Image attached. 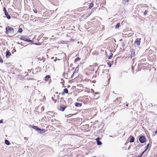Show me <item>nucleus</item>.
Returning a JSON list of instances; mask_svg holds the SVG:
<instances>
[{"label": "nucleus", "mask_w": 157, "mask_h": 157, "mask_svg": "<svg viewBox=\"0 0 157 157\" xmlns=\"http://www.w3.org/2000/svg\"><path fill=\"white\" fill-rule=\"evenodd\" d=\"M6 33L7 34H13L14 33V29L13 28L9 26H7L6 28Z\"/></svg>", "instance_id": "f257e3e1"}, {"label": "nucleus", "mask_w": 157, "mask_h": 157, "mask_svg": "<svg viewBox=\"0 0 157 157\" xmlns=\"http://www.w3.org/2000/svg\"><path fill=\"white\" fill-rule=\"evenodd\" d=\"M56 95H54L52 98V100L55 101V103H56V101L58 100H59V96L58 94V92H56Z\"/></svg>", "instance_id": "f03ea898"}, {"label": "nucleus", "mask_w": 157, "mask_h": 157, "mask_svg": "<svg viewBox=\"0 0 157 157\" xmlns=\"http://www.w3.org/2000/svg\"><path fill=\"white\" fill-rule=\"evenodd\" d=\"M105 66L103 65H101L98 68V70H99L100 71H102V73H103L104 72V71H106V72H107L108 71L107 70H104V68Z\"/></svg>", "instance_id": "7ed1b4c3"}, {"label": "nucleus", "mask_w": 157, "mask_h": 157, "mask_svg": "<svg viewBox=\"0 0 157 157\" xmlns=\"http://www.w3.org/2000/svg\"><path fill=\"white\" fill-rule=\"evenodd\" d=\"M139 140L140 143H143L146 141V138L144 136H141L140 137Z\"/></svg>", "instance_id": "20e7f679"}, {"label": "nucleus", "mask_w": 157, "mask_h": 157, "mask_svg": "<svg viewBox=\"0 0 157 157\" xmlns=\"http://www.w3.org/2000/svg\"><path fill=\"white\" fill-rule=\"evenodd\" d=\"M141 40L140 38H138L136 39L135 43H134V44L136 45L137 46H138L139 45L140 42V40Z\"/></svg>", "instance_id": "39448f33"}, {"label": "nucleus", "mask_w": 157, "mask_h": 157, "mask_svg": "<svg viewBox=\"0 0 157 157\" xmlns=\"http://www.w3.org/2000/svg\"><path fill=\"white\" fill-rule=\"evenodd\" d=\"M135 50L134 49H132L131 50V55H130V56H131V58H132L134 56H135Z\"/></svg>", "instance_id": "423d86ee"}, {"label": "nucleus", "mask_w": 157, "mask_h": 157, "mask_svg": "<svg viewBox=\"0 0 157 157\" xmlns=\"http://www.w3.org/2000/svg\"><path fill=\"white\" fill-rule=\"evenodd\" d=\"M66 106L63 107L61 106H59L58 107V109L59 110H60L62 111H63L64 110L65 108H66Z\"/></svg>", "instance_id": "0eeeda50"}, {"label": "nucleus", "mask_w": 157, "mask_h": 157, "mask_svg": "<svg viewBox=\"0 0 157 157\" xmlns=\"http://www.w3.org/2000/svg\"><path fill=\"white\" fill-rule=\"evenodd\" d=\"M20 39L24 40L26 41H28V42H30L31 41L30 40H29L27 39L26 37H25V36H21V37L20 38Z\"/></svg>", "instance_id": "6e6552de"}, {"label": "nucleus", "mask_w": 157, "mask_h": 157, "mask_svg": "<svg viewBox=\"0 0 157 157\" xmlns=\"http://www.w3.org/2000/svg\"><path fill=\"white\" fill-rule=\"evenodd\" d=\"M11 55V53L9 52V50H7L6 52V56L7 58H8Z\"/></svg>", "instance_id": "1a4fd4ad"}, {"label": "nucleus", "mask_w": 157, "mask_h": 157, "mask_svg": "<svg viewBox=\"0 0 157 157\" xmlns=\"http://www.w3.org/2000/svg\"><path fill=\"white\" fill-rule=\"evenodd\" d=\"M99 139L100 138L99 137H98L96 139V140L97 142V144L98 145H101L102 144L101 142L99 141Z\"/></svg>", "instance_id": "9d476101"}, {"label": "nucleus", "mask_w": 157, "mask_h": 157, "mask_svg": "<svg viewBox=\"0 0 157 157\" xmlns=\"http://www.w3.org/2000/svg\"><path fill=\"white\" fill-rule=\"evenodd\" d=\"M5 14L8 19H10L11 18L10 16L8 14L7 11H6Z\"/></svg>", "instance_id": "9b49d317"}, {"label": "nucleus", "mask_w": 157, "mask_h": 157, "mask_svg": "<svg viewBox=\"0 0 157 157\" xmlns=\"http://www.w3.org/2000/svg\"><path fill=\"white\" fill-rule=\"evenodd\" d=\"M32 128L33 129L36 130V131H39L40 130V128L35 126H32Z\"/></svg>", "instance_id": "f8f14e48"}, {"label": "nucleus", "mask_w": 157, "mask_h": 157, "mask_svg": "<svg viewBox=\"0 0 157 157\" xmlns=\"http://www.w3.org/2000/svg\"><path fill=\"white\" fill-rule=\"evenodd\" d=\"M131 140L130 141V143H132L134 141V138L132 136H130Z\"/></svg>", "instance_id": "ddd939ff"}, {"label": "nucleus", "mask_w": 157, "mask_h": 157, "mask_svg": "<svg viewBox=\"0 0 157 157\" xmlns=\"http://www.w3.org/2000/svg\"><path fill=\"white\" fill-rule=\"evenodd\" d=\"M50 78V75H47L45 76V81L46 82H47L48 79L49 78Z\"/></svg>", "instance_id": "4468645a"}, {"label": "nucleus", "mask_w": 157, "mask_h": 157, "mask_svg": "<svg viewBox=\"0 0 157 157\" xmlns=\"http://www.w3.org/2000/svg\"><path fill=\"white\" fill-rule=\"evenodd\" d=\"M75 105L76 107H80L82 105V104L79 103H76Z\"/></svg>", "instance_id": "2eb2a0df"}, {"label": "nucleus", "mask_w": 157, "mask_h": 157, "mask_svg": "<svg viewBox=\"0 0 157 157\" xmlns=\"http://www.w3.org/2000/svg\"><path fill=\"white\" fill-rule=\"evenodd\" d=\"M78 67H77L75 70V71L73 73V74H74L75 73H77L78 72Z\"/></svg>", "instance_id": "dca6fc26"}, {"label": "nucleus", "mask_w": 157, "mask_h": 157, "mask_svg": "<svg viewBox=\"0 0 157 157\" xmlns=\"http://www.w3.org/2000/svg\"><path fill=\"white\" fill-rule=\"evenodd\" d=\"M120 23H117V24L115 26V28L116 29H117L120 26Z\"/></svg>", "instance_id": "f3484780"}, {"label": "nucleus", "mask_w": 157, "mask_h": 157, "mask_svg": "<svg viewBox=\"0 0 157 157\" xmlns=\"http://www.w3.org/2000/svg\"><path fill=\"white\" fill-rule=\"evenodd\" d=\"M5 143L7 145H9L10 144V142L7 140H5Z\"/></svg>", "instance_id": "a211bd4d"}, {"label": "nucleus", "mask_w": 157, "mask_h": 157, "mask_svg": "<svg viewBox=\"0 0 157 157\" xmlns=\"http://www.w3.org/2000/svg\"><path fill=\"white\" fill-rule=\"evenodd\" d=\"M63 92L66 93H68V90L67 89L65 88L63 90Z\"/></svg>", "instance_id": "6ab92c4d"}, {"label": "nucleus", "mask_w": 157, "mask_h": 157, "mask_svg": "<svg viewBox=\"0 0 157 157\" xmlns=\"http://www.w3.org/2000/svg\"><path fill=\"white\" fill-rule=\"evenodd\" d=\"M39 131L41 132H42V133H44L45 132V130L44 129H41Z\"/></svg>", "instance_id": "aec40b11"}, {"label": "nucleus", "mask_w": 157, "mask_h": 157, "mask_svg": "<svg viewBox=\"0 0 157 157\" xmlns=\"http://www.w3.org/2000/svg\"><path fill=\"white\" fill-rule=\"evenodd\" d=\"M94 5L92 2L90 3L89 5V8H91Z\"/></svg>", "instance_id": "412c9836"}, {"label": "nucleus", "mask_w": 157, "mask_h": 157, "mask_svg": "<svg viewBox=\"0 0 157 157\" xmlns=\"http://www.w3.org/2000/svg\"><path fill=\"white\" fill-rule=\"evenodd\" d=\"M18 32L20 33H21L22 32V29L21 28H19Z\"/></svg>", "instance_id": "4be33fe9"}, {"label": "nucleus", "mask_w": 157, "mask_h": 157, "mask_svg": "<svg viewBox=\"0 0 157 157\" xmlns=\"http://www.w3.org/2000/svg\"><path fill=\"white\" fill-rule=\"evenodd\" d=\"M0 62L1 63H2L3 62V61L2 60V57L0 56Z\"/></svg>", "instance_id": "5701e85b"}, {"label": "nucleus", "mask_w": 157, "mask_h": 157, "mask_svg": "<svg viewBox=\"0 0 157 157\" xmlns=\"http://www.w3.org/2000/svg\"><path fill=\"white\" fill-rule=\"evenodd\" d=\"M80 60V59L79 57H78V58H77L75 59V62H76L77 61H78V60Z\"/></svg>", "instance_id": "b1692460"}, {"label": "nucleus", "mask_w": 157, "mask_h": 157, "mask_svg": "<svg viewBox=\"0 0 157 157\" xmlns=\"http://www.w3.org/2000/svg\"><path fill=\"white\" fill-rule=\"evenodd\" d=\"M110 54L111 55L108 58V59H111V58H112V56H113V54L112 53H111Z\"/></svg>", "instance_id": "393cba45"}, {"label": "nucleus", "mask_w": 157, "mask_h": 157, "mask_svg": "<svg viewBox=\"0 0 157 157\" xmlns=\"http://www.w3.org/2000/svg\"><path fill=\"white\" fill-rule=\"evenodd\" d=\"M107 64L109 67H110L111 66L112 64L108 62L107 63Z\"/></svg>", "instance_id": "a878e982"}, {"label": "nucleus", "mask_w": 157, "mask_h": 157, "mask_svg": "<svg viewBox=\"0 0 157 157\" xmlns=\"http://www.w3.org/2000/svg\"><path fill=\"white\" fill-rule=\"evenodd\" d=\"M147 10H145L144 11V14L145 15H146V14H147Z\"/></svg>", "instance_id": "bb28decb"}, {"label": "nucleus", "mask_w": 157, "mask_h": 157, "mask_svg": "<svg viewBox=\"0 0 157 157\" xmlns=\"http://www.w3.org/2000/svg\"><path fill=\"white\" fill-rule=\"evenodd\" d=\"M149 144H148L147 146H146V149L144 151V152L146 151V149H147V148H148V146H149Z\"/></svg>", "instance_id": "cd10ccee"}, {"label": "nucleus", "mask_w": 157, "mask_h": 157, "mask_svg": "<svg viewBox=\"0 0 157 157\" xmlns=\"http://www.w3.org/2000/svg\"><path fill=\"white\" fill-rule=\"evenodd\" d=\"M121 100V98H117L116 100V101L117 100Z\"/></svg>", "instance_id": "c85d7f7f"}, {"label": "nucleus", "mask_w": 157, "mask_h": 157, "mask_svg": "<svg viewBox=\"0 0 157 157\" xmlns=\"http://www.w3.org/2000/svg\"><path fill=\"white\" fill-rule=\"evenodd\" d=\"M34 12L35 13H37V11L36 10H33Z\"/></svg>", "instance_id": "c756f323"}, {"label": "nucleus", "mask_w": 157, "mask_h": 157, "mask_svg": "<svg viewBox=\"0 0 157 157\" xmlns=\"http://www.w3.org/2000/svg\"><path fill=\"white\" fill-rule=\"evenodd\" d=\"M129 0H123L124 2H129Z\"/></svg>", "instance_id": "7c9ffc66"}, {"label": "nucleus", "mask_w": 157, "mask_h": 157, "mask_svg": "<svg viewBox=\"0 0 157 157\" xmlns=\"http://www.w3.org/2000/svg\"><path fill=\"white\" fill-rule=\"evenodd\" d=\"M3 10L4 11V13H5L6 11H7L5 7L3 8Z\"/></svg>", "instance_id": "2f4dec72"}, {"label": "nucleus", "mask_w": 157, "mask_h": 157, "mask_svg": "<svg viewBox=\"0 0 157 157\" xmlns=\"http://www.w3.org/2000/svg\"><path fill=\"white\" fill-rule=\"evenodd\" d=\"M96 77V76H94V75L93 76V77L92 78L93 79V80L94 79V78H95Z\"/></svg>", "instance_id": "473e14b6"}, {"label": "nucleus", "mask_w": 157, "mask_h": 157, "mask_svg": "<svg viewBox=\"0 0 157 157\" xmlns=\"http://www.w3.org/2000/svg\"><path fill=\"white\" fill-rule=\"evenodd\" d=\"M3 122V121L2 120H0V124L2 123Z\"/></svg>", "instance_id": "72a5a7b5"}, {"label": "nucleus", "mask_w": 157, "mask_h": 157, "mask_svg": "<svg viewBox=\"0 0 157 157\" xmlns=\"http://www.w3.org/2000/svg\"><path fill=\"white\" fill-rule=\"evenodd\" d=\"M28 139V138H27V137H25L24 138V139H25V140H27Z\"/></svg>", "instance_id": "f704fd0d"}, {"label": "nucleus", "mask_w": 157, "mask_h": 157, "mask_svg": "<svg viewBox=\"0 0 157 157\" xmlns=\"http://www.w3.org/2000/svg\"><path fill=\"white\" fill-rule=\"evenodd\" d=\"M142 60V61H145V60H144V59H142V60H140V62H141V61Z\"/></svg>", "instance_id": "c9c22d12"}, {"label": "nucleus", "mask_w": 157, "mask_h": 157, "mask_svg": "<svg viewBox=\"0 0 157 157\" xmlns=\"http://www.w3.org/2000/svg\"><path fill=\"white\" fill-rule=\"evenodd\" d=\"M98 94V93L97 92H95L94 93L95 94Z\"/></svg>", "instance_id": "e433bc0d"}, {"label": "nucleus", "mask_w": 157, "mask_h": 157, "mask_svg": "<svg viewBox=\"0 0 157 157\" xmlns=\"http://www.w3.org/2000/svg\"><path fill=\"white\" fill-rule=\"evenodd\" d=\"M92 92H94V90H92Z\"/></svg>", "instance_id": "4c0bfd02"}, {"label": "nucleus", "mask_w": 157, "mask_h": 157, "mask_svg": "<svg viewBox=\"0 0 157 157\" xmlns=\"http://www.w3.org/2000/svg\"><path fill=\"white\" fill-rule=\"evenodd\" d=\"M126 105L127 106H128V105L127 104V105Z\"/></svg>", "instance_id": "58836bf2"}, {"label": "nucleus", "mask_w": 157, "mask_h": 157, "mask_svg": "<svg viewBox=\"0 0 157 157\" xmlns=\"http://www.w3.org/2000/svg\"><path fill=\"white\" fill-rule=\"evenodd\" d=\"M52 37H54V36H52Z\"/></svg>", "instance_id": "ea45409f"}]
</instances>
